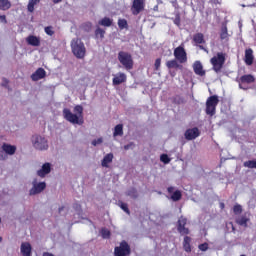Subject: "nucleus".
<instances>
[{
  "mask_svg": "<svg viewBox=\"0 0 256 256\" xmlns=\"http://www.w3.org/2000/svg\"><path fill=\"white\" fill-rule=\"evenodd\" d=\"M74 113L68 108L63 109V116L66 121L72 123V125H83V106H75Z\"/></svg>",
  "mask_w": 256,
  "mask_h": 256,
  "instance_id": "f257e3e1",
  "label": "nucleus"
},
{
  "mask_svg": "<svg viewBox=\"0 0 256 256\" xmlns=\"http://www.w3.org/2000/svg\"><path fill=\"white\" fill-rule=\"evenodd\" d=\"M32 147L36 151H47L49 149V140L47 137L35 134L31 137Z\"/></svg>",
  "mask_w": 256,
  "mask_h": 256,
  "instance_id": "f03ea898",
  "label": "nucleus"
},
{
  "mask_svg": "<svg viewBox=\"0 0 256 256\" xmlns=\"http://www.w3.org/2000/svg\"><path fill=\"white\" fill-rule=\"evenodd\" d=\"M71 49L73 55L77 57V59H83L85 57L86 49H85V44L81 41V39L74 38L71 41Z\"/></svg>",
  "mask_w": 256,
  "mask_h": 256,
  "instance_id": "7ed1b4c3",
  "label": "nucleus"
},
{
  "mask_svg": "<svg viewBox=\"0 0 256 256\" xmlns=\"http://www.w3.org/2000/svg\"><path fill=\"white\" fill-rule=\"evenodd\" d=\"M118 61H120L126 71H131V69H133V57L131 54L123 51L119 52Z\"/></svg>",
  "mask_w": 256,
  "mask_h": 256,
  "instance_id": "20e7f679",
  "label": "nucleus"
},
{
  "mask_svg": "<svg viewBox=\"0 0 256 256\" xmlns=\"http://www.w3.org/2000/svg\"><path fill=\"white\" fill-rule=\"evenodd\" d=\"M210 63L213 66V69L216 73H219L225 65V53L218 52L214 57L211 58Z\"/></svg>",
  "mask_w": 256,
  "mask_h": 256,
  "instance_id": "39448f33",
  "label": "nucleus"
},
{
  "mask_svg": "<svg viewBox=\"0 0 256 256\" xmlns=\"http://www.w3.org/2000/svg\"><path fill=\"white\" fill-rule=\"evenodd\" d=\"M217 105H219V97H217V95L210 96L206 101V114L213 117L217 109Z\"/></svg>",
  "mask_w": 256,
  "mask_h": 256,
  "instance_id": "423d86ee",
  "label": "nucleus"
},
{
  "mask_svg": "<svg viewBox=\"0 0 256 256\" xmlns=\"http://www.w3.org/2000/svg\"><path fill=\"white\" fill-rule=\"evenodd\" d=\"M47 187L45 182H38L37 178L32 181V188L29 191V195H39V193H43Z\"/></svg>",
  "mask_w": 256,
  "mask_h": 256,
  "instance_id": "0eeeda50",
  "label": "nucleus"
},
{
  "mask_svg": "<svg viewBox=\"0 0 256 256\" xmlns=\"http://www.w3.org/2000/svg\"><path fill=\"white\" fill-rule=\"evenodd\" d=\"M129 253H131V247H129L126 241H122L120 246L116 247L114 250L115 256H127Z\"/></svg>",
  "mask_w": 256,
  "mask_h": 256,
  "instance_id": "6e6552de",
  "label": "nucleus"
},
{
  "mask_svg": "<svg viewBox=\"0 0 256 256\" xmlns=\"http://www.w3.org/2000/svg\"><path fill=\"white\" fill-rule=\"evenodd\" d=\"M174 57L180 63H187V52H185V48L182 45L175 48Z\"/></svg>",
  "mask_w": 256,
  "mask_h": 256,
  "instance_id": "1a4fd4ad",
  "label": "nucleus"
},
{
  "mask_svg": "<svg viewBox=\"0 0 256 256\" xmlns=\"http://www.w3.org/2000/svg\"><path fill=\"white\" fill-rule=\"evenodd\" d=\"M245 83L247 85H249L251 83H255V77L251 74L241 76L240 81H239L240 89H247V88H245V86H243V85H245Z\"/></svg>",
  "mask_w": 256,
  "mask_h": 256,
  "instance_id": "9d476101",
  "label": "nucleus"
},
{
  "mask_svg": "<svg viewBox=\"0 0 256 256\" xmlns=\"http://www.w3.org/2000/svg\"><path fill=\"white\" fill-rule=\"evenodd\" d=\"M201 135V132L199 131V128H191L186 130L185 137L188 141H193V139H197Z\"/></svg>",
  "mask_w": 256,
  "mask_h": 256,
  "instance_id": "9b49d317",
  "label": "nucleus"
},
{
  "mask_svg": "<svg viewBox=\"0 0 256 256\" xmlns=\"http://www.w3.org/2000/svg\"><path fill=\"white\" fill-rule=\"evenodd\" d=\"M51 173V163L46 162L42 165L41 169L37 171L38 177H41L42 179L47 177Z\"/></svg>",
  "mask_w": 256,
  "mask_h": 256,
  "instance_id": "f8f14e48",
  "label": "nucleus"
},
{
  "mask_svg": "<svg viewBox=\"0 0 256 256\" xmlns=\"http://www.w3.org/2000/svg\"><path fill=\"white\" fill-rule=\"evenodd\" d=\"M144 7L145 5L143 3V0H134L132 6L133 15H139V13H141V10L144 9Z\"/></svg>",
  "mask_w": 256,
  "mask_h": 256,
  "instance_id": "ddd939ff",
  "label": "nucleus"
},
{
  "mask_svg": "<svg viewBox=\"0 0 256 256\" xmlns=\"http://www.w3.org/2000/svg\"><path fill=\"white\" fill-rule=\"evenodd\" d=\"M185 225H187V218H179L178 220V231L181 233V235H187L189 234V229L185 228Z\"/></svg>",
  "mask_w": 256,
  "mask_h": 256,
  "instance_id": "4468645a",
  "label": "nucleus"
},
{
  "mask_svg": "<svg viewBox=\"0 0 256 256\" xmlns=\"http://www.w3.org/2000/svg\"><path fill=\"white\" fill-rule=\"evenodd\" d=\"M47 75V72H45V69L38 68L32 75L31 79L32 81H39L41 79H45V76Z\"/></svg>",
  "mask_w": 256,
  "mask_h": 256,
  "instance_id": "2eb2a0df",
  "label": "nucleus"
},
{
  "mask_svg": "<svg viewBox=\"0 0 256 256\" xmlns=\"http://www.w3.org/2000/svg\"><path fill=\"white\" fill-rule=\"evenodd\" d=\"M127 81V75L123 72H119L118 74L114 75L112 80L113 85H121V83H125Z\"/></svg>",
  "mask_w": 256,
  "mask_h": 256,
  "instance_id": "dca6fc26",
  "label": "nucleus"
},
{
  "mask_svg": "<svg viewBox=\"0 0 256 256\" xmlns=\"http://www.w3.org/2000/svg\"><path fill=\"white\" fill-rule=\"evenodd\" d=\"M26 42L28 45H31V47H39V45H41V38L30 35L26 38Z\"/></svg>",
  "mask_w": 256,
  "mask_h": 256,
  "instance_id": "f3484780",
  "label": "nucleus"
},
{
  "mask_svg": "<svg viewBox=\"0 0 256 256\" xmlns=\"http://www.w3.org/2000/svg\"><path fill=\"white\" fill-rule=\"evenodd\" d=\"M2 151H4L6 155H15V152L17 151V147L11 144L4 143L2 145Z\"/></svg>",
  "mask_w": 256,
  "mask_h": 256,
  "instance_id": "a211bd4d",
  "label": "nucleus"
},
{
  "mask_svg": "<svg viewBox=\"0 0 256 256\" xmlns=\"http://www.w3.org/2000/svg\"><path fill=\"white\" fill-rule=\"evenodd\" d=\"M194 73L203 77L205 75V70H203V64L200 61H196L193 64Z\"/></svg>",
  "mask_w": 256,
  "mask_h": 256,
  "instance_id": "6ab92c4d",
  "label": "nucleus"
},
{
  "mask_svg": "<svg viewBox=\"0 0 256 256\" xmlns=\"http://www.w3.org/2000/svg\"><path fill=\"white\" fill-rule=\"evenodd\" d=\"M249 221H250V218H249V214L247 213L236 218V223L241 227H247V224L249 223Z\"/></svg>",
  "mask_w": 256,
  "mask_h": 256,
  "instance_id": "aec40b11",
  "label": "nucleus"
},
{
  "mask_svg": "<svg viewBox=\"0 0 256 256\" xmlns=\"http://www.w3.org/2000/svg\"><path fill=\"white\" fill-rule=\"evenodd\" d=\"M20 251L23 256H31V244H29L28 242L22 243Z\"/></svg>",
  "mask_w": 256,
  "mask_h": 256,
  "instance_id": "412c9836",
  "label": "nucleus"
},
{
  "mask_svg": "<svg viewBox=\"0 0 256 256\" xmlns=\"http://www.w3.org/2000/svg\"><path fill=\"white\" fill-rule=\"evenodd\" d=\"M253 50L251 48L246 49L245 51V63L246 65H253Z\"/></svg>",
  "mask_w": 256,
  "mask_h": 256,
  "instance_id": "4be33fe9",
  "label": "nucleus"
},
{
  "mask_svg": "<svg viewBox=\"0 0 256 256\" xmlns=\"http://www.w3.org/2000/svg\"><path fill=\"white\" fill-rule=\"evenodd\" d=\"M109 163H113V153L106 154L101 162V165L102 167L109 168Z\"/></svg>",
  "mask_w": 256,
  "mask_h": 256,
  "instance_id": "5701e85b",
  "label": "nucleus"
},
{
  "mask_svg": "<svg viewBox=\"0 0 256 256\" xmlns=\"http://www.w3.org/2000/svg\"><path fill=\"white\" fill-rule=\"evenodd\" d=\"M123 135V124H118L114 128L113 137H122Z\"/></svg>",
  "mask_w": 256,
  "mask_h": 256,
  "instance_id": "b1692460",
  "label": "nucleus"
},
{
  "mask_svg": "<svg viewBox=\"0 0 256 256\" xmlns=\"http://www.w3.org/2000/svg\"><path fill=\"white\" fill-rule=\"evenodd\" d=\"M99 25H102V27H111L113 25V19L105 17L102 20H100Z\"/></svg>",
  "mask_w": 256,
  "mask_h": 256,
  "instance_id": "393cba45",
  "label": "nucleus"
},
{
  "mask_svg": "<svg viewBox=\"0 0 256 256\" xmlns=\"http://www.w3.org/2000/svg\"><path fill=\"white\" fill-rule=\"evenodd\" d=\"M8 9H11V2L9 0H0V10L7 11Z\"/></svg>",
  "mask_w": 256,
  "mask_h": 256,
  "instance_id": "a878e982",
  "label": "nucleus"
},
{
  "mask_svg": "<svg viewBox=\"0 0 256 256\" xmlns=\"http://www.w3.org/2000/svg\"><path fill=\"white\" fill-rule=\"evenodd\" d=\"M220 38L222 41H227L229 39V33L227 32V26L224 25L222 26L221 33H220Z\"/></svg>",
  "mask_w": 256,
  "mask_h": 256,
  "instance_id": "bb28decb",
  "label": "nucleus"
},
{
  "mask_svg": "<svg viewBox=\"0 0 256 256\" xmlns=\"http://www.w3.org/2000/svg\"><path fill=\"white\" fill-rule=\"evenodd\" d=\"M191 238L189 236L184 237V249L187 253L191 251Z\"/></svg>",
  "mask_w": 256,
  "mask_h": 256,
  "instance_id": "cd10ccee",
  "label": "nucleus"
},
{
  "mask_svg": "<svg viewBox=\"0 0 256 256\" xmlns=\"http://www.w3.org/2000/svg\"><path fill=\"white\" fill-rule=\"evenodd\" d=\"M193 41H194V43L201 45V43H205V38H204L203 34L198 33V34L194 35Z\"/></svg>",
  "mask_w": 256,
  "mask_h": 256,
  "instance_id": "c85d7f7f",
  "label": "nucleus"
},
{
  "mask_svg": "<svg viewBox=\"0 0 256 256\" xmlns=\"http://www.w3.org/2000/svg\"><path fill=\"white\" fill-rule=\"evenodd\" d=\"M39 1H41V0H29V3H28L29 13H33V11H35V5H37V3H39Z\"/></svg>",
  "mask_w": 256,
  "mask_h": 256,
  "instance_id": "c756f323",
  "label": "nucleus"
},
{
  "mask_svg": "<svg viewBox=\"0 0 256 256\" xmlns=\"http://www.w3.org/2000/svg\"><path fill=\"white\" fill-rule=\"evenodd\" d=\"M166 67L168 69H177V67H179V63H177V60H169L166 62Z\"/></svg>",
  "mask_w": 256,
  "mask_h": 256,
  "instance_id": "7c9ffc66",
  "label": "nucleus"
},
{
  "mask_svg": "<svg viewBox=\"0 0 256 256\" xmlns=\"http://www.w3.org/2000/svg\"><path fill=\"white\" fill-rule=\"evenodd\" d=\"M181 191L176 190L175 192H173L171 199L172 201H179L181 199Z\"/></svg>",
  "mask_w": 256,
  "mask_h": 256,
  "instance_id": "2f4dec72",
  "label": "nucleus"
},
{
  "mask_svg": "<svg viewBox=\"0 0 256 256\" xmlns=\"http://www.w3.org/2000/svg\"><path fill=\"white\" fill-rule=\"evenodd\" d=\"M118 27H119V29H127V27H128L127 20L119 19L118 20Z\"/></svg>",
  "mask_w": 256,
  "mask_h": 256,
  "instance_id": "473e14b6",
  "label": "nucleus"
},
{
  "mask_svg": "<svg viewBox=\"0 0 256 256\" xmlns=\"http://www.w3.org/2000/svg\"><path fill=\"white\" fill-rule=\"evenodd\" d=\"M233 212L235 213V215H241V213H243V207L239 204H236L233 207Z\"/></svg>",
  "mask_w": 256,
  "mask_h": 256,
  "instance_id": "72a5a7b5",
  "label": "nucleus"
},
{
  "mask_svg": "<svg viewBox=\"0 0 256 256\" xmlns=\"http://www.w3.org/2000/svg\"><path fill=\"white\" fill-rule=\"evenodd\" d=\"M44 31L46 35H49L50 37H53V35H55V30L53 29L52 26L45 27Z\"/></svg>",
  "mask_w": 256,
  "mask_h": 256,
  "instance_id": "f704fd0d",
  "label": "nucleus"
},
{
  "mask_svg": "<svg viewBox=\"0 0 256 256\" xmlns=\"http://www.w3.org/2000/svg\"><path fill=\"white\" fill-rule=\"evenodd\" d=\"M101 235L103 239H109V237H111V232L107 228H103L101 230Z\"/></svg>",
  "mask_w": 256,
  "mask_h": 256,
  "instance_id": "c9c22d12",
  "label": "nucleus"
},
{
  "mask_svg": "<svg viewBox=\"0 0 256 256\" xmlns=\"http://www.w3.org/2000/svg\"><path fill=\"white\" fill-rule=\"evenodd\" d=\"M127 196L132 197V199H137V190H135V188H131L128 190Z\"/></svg>",
  "mask_w": 256,
  "mask_h": 256,
  "instance_id": "e433bc0d",
  "label": "nucleus"
},
{
  "mask_svg": "<svg viewBox=\"0 0 256 256\" xmlns=\"http://www.w3.org/2000/svg\"><path fill=\"white\" fill-rule=\"evenodd\" d=\"M95 35L96 37H100V39H103V37H105V30L97 28L95 31Z\"/></svg>",
  "mask_w": 256,
  "mask_h": 256,
  "instance_id": "4c0bfd02",
  "label": "nucleus"
},
{
  "mask_svg": "<svg viewBox=\"0 0 256 256\" xmlns=\"http://www.w3.org/2000/svg\"><path fill=\"white\" fill-rule=\"evenodd\" d=\"M160 161H162V163H165V165H167V163L171 162V159L169 158V156L167 154H162L160 156Z\"/></svg>",
  "mask_w": 256,
  "mask_h": 256,
  "instance_id": "58836bf2",
  "label": "nucleus"
},
{
  "mask_svg": "<svg viewBox=\"0 0 256 256\" xmlns=\"http://www.w3.org/2000/svg\"><path fill=\"white\" fill-rule=\"evenodd\" d=\"M101 143H103V138L94 139V140L92 141V145H93L94 147H97V145H101Z\"/></svg>",
  "mask_w": 256,
  "mask_h": 256,
  "instance_id": "ea45409f",
  "label": "nucleus"
},
{
  "mask_svg": "<svg viewBox=\"0 0 256 256\" xmlns=\"http://www.w3.org/2000/svg\"><path fill=\"white\" fill-rule=\"evenodd\" d=\"M154 67L156 71H159V68L161 67V58L156 59Z\"/></svg>",
  "mask_w": 256,
  "mask_h": 256,
  "instance_id": "a19ab883",
  "label": "nucleus"
},
{
  "mask_svg": "<svg viewBox=\"0 0 256 256\" xmlns=\"http://www.w3.org/2000/svg\"><path fill=\"white\" fill-rule=\"evenodd\" d=\"M199 249L200 251H207V249H209V244L207 243L200 244Z\"/></svg>",
  "mask_w": 256,
  "mask_h": 256,
  "instance_id": "79ce46f5",
  "label": "nucleus"
},
{
  "mask_svg": "<svg viewBox=\"0 0 256 256\" xmlns=\"http://www.w3.org/2000/svg\"><path fill=\"white\" fill-rule=\"evenodd\" d=\"M7 159V154H5V151L0 150V161H5Z\"/></svg>",
  "mask_w": 256,
  "mask_h": 256,
  "instance_id": "37998d69",
  "label": "nucleus"
},
{
  "mask_svg": "<svg viewBox=\"0 0 256 256\" xmlns=\"http://www.w3.org/2000/svg\"><path fill=\"white\" fill-rule=\"evenodd\" d=\"M135 147V144L129 143L128 145L124 146L125 151H129V149H133Z\"/></svg>",
  "mask_w": 256,
  "mask_h": 256,
  "instance_id": "c03bdc74",
  "label": "nucleus"
},
{
  "mask_svg": "<svg viewBox=\"0 0 256 256\" xmlns=\"http://www.w3.org/2000/svg\"><path fill=\"white\" fill-rule=\"evenodd\" d=\"M8 84H9V80L4 78L2 82V87H7Z\"/></svg>",
  "mask_w": 256,
  "mask_h": 256,
  "instance_id": "a18cd8bd",
  "label": "nucleus"
},
{
  "mask_svg": "<svg viewBox=\"0 0 256 256\" xmlns=\"http://www.w3.org/2000/svg\"><path fill=\"white\" fill-rule=\"evenodd\" d=\"M121 209H123V211H125L126 213H129V209H127V205L126 204H122L121 205Z\"/></svg>",
  "mask_w": 256,
  "mask_h": 256,
  "instance_id": "49530a36",
  "label": "nucleus"
},
{
  "mask_svg": "<svg viewBox=\"0 0 256 256\" xmlns=\"http://www.w3.org/2000/svg\"><path fill=\"white\" fill-rule=\"evenodd\" d=\"M0 23H7L5 16H0Z\"/></svg>",
  "mask_w": 256,
  "mask_h": 256,
  "instance_id": "de8ad7c7",
  "label": "nucleus"
},
{
  "mask_svg": "<svg viewBox=\"0 0 256 256\" xmlns=\"http://www.w3.org/2000/svg\"><path fill=\"white\" fill-rule=\"evenodd\" d=\"M173 191H175L174 187H168V193H172Z\"/></svg>",
  "mask_w": 256,
  "mask_h": 256,
  "instance_id": "09e8293b",
  "label": "nucleus"
},
{
  "mask_svg": "<svg viewBox=\"0 0 256 256\" xmlns=\"http://www.w3.org/2000/svg\"><path fill=\"white\" fill-rule=\"evenodd\" d=\"M52 1H53V3L57 4V3H61V1H63V0H52Z\"/></svg>",
  "mask_w": 256,
  "mask_h": 256,
  "instance_id": "8fccbe9b",
  "label": "nucleus"
},
{
  "mask_svg": "<svg viewBox=\"0 0 256 256\" xmlns=\"http://www.w3.org/2000/svg\"><path fill=\"white\" fill-rule=\"evenodd\" d=\"M199 48L202 49V51H206V53H207V49H205V47L200 45Z\"/></svg>",
  "mask_w": 256,
  "mask_h": 256,
  "instance_id": "3c124183",
  "label": "nucleus"
},
{
  "mask_svg": "<svg viewBox=\"0 0 256 256\" xmlns=\"http://www.w3.org/2000/svg\"><path fill=\"white\" fill-rule=\"evenodd\" d=\"M220 207H221V209H223V207H225V204L221 203Z\"/></svg>",
  "mask_w": 256,
  "mask_h": 256,
  "instance_id": "603ef678",
  "label": "nucleus"
},
{
  "mask_svg": "<svg viewBox=\"0 0 256 256\" xmlns=\"http://www.w3.org/2000/svg\"><path fill=\"white\" fill-rule=\"evenodd\" d=\"M1 241H3V238H2V237H0V243H1Z\"/></svg>",
  "mask_w": 256,
  "mask_h": 256,
  "instance_id": "864d4df0",
  "label": "nucleus"
},
{
  "mask_svg": "<svg viewBox=\"0 0 256 256\" xmlns=\"http://www.w3.org/2000/svg\"><path fill=\"white\" fill-rule=\"evenodd\" d=\"M175 23H176V24L178 23V20H177V19L175 20Z\"/></svg>",
  "mask_w": 256,
  "mask_h": 256,
  "instance_id": "5fc2aeb1",
  "label": "nucleus"
}]
</instances>
